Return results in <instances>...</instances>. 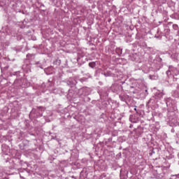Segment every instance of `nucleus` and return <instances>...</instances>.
<instances>
[{"label":"nucleus","mask_w":179,"mask_h":179,"mask_svg":"<svg viewBox=\"0 0 179 179\" xmlns=\"http://www.w3.org/2000/svg\"><path fill=\"white\" fill-rule=\"evenodd\" d=\"M38 109L41 110V111H45V108H44L41 106L38 107Z\"/></svg>","instance_id":"nucleus-3"},{"label":"nucleus","mask_w":179,"mask_h":179,"mask_svg":"<svg viewBox=\"0 0 179 179\" xmlns=\"http://www.w3.org/2000/svg\"><path fill=\"white\" fill-rule=\"evenodd\" d=\"M150 79H152V76H150Z\"/></svg>","instance_id":"nucleus-6"},{"label":"nucleus","mask_w":179,"mask_h":179,"mask_svg":"<svg viewBox=\"0 0 179 179\" xmlns=\"http://www.w3.org/2000/svg\"><path fill=\"white\" fill-rule=\"evenodd\" d=\"M89 66L91 67V68H94V66H96V63L94 62H91L89 64Z\"/></svg>","instance_id":"nucleus-2"},{"label":"nucleus","mask_w":179,"mask_h":179,"mask_svg":"<svg viewBox=\"0 0 179 179\" xmlns=\"http://www.w3.org/2000/svg\"><path fill=\"white\" fill-rule=\"evenodd\" d=\"M135 111H136V108H134Z\"/></svg>","instance_id":"nucleus-5"},{"label":"nucleus","mask_w":179,"mask_h":179,"mask_svg":"<svg viewBox=\"0 0 179 179\" xmlns=\"http://www.w3.org/2000/svg\"><path fill=\"white\" fill-rule=\"evenodd\" d=\"M76 83V81H75V80H73V79H70L67 82V85H69L70 86H72V85H75Z\"/></svg>","instance_id":"nucleus-1"},{"label":"nucleus","mask_w":179,"mask_h":179,"mask_svg":"<svg viewBox=\"0 0 179 179\" xmlns=\"http://www.w3.org/2000/svg\"><path fill=\"white\" fill-rule=\"evenodd\" d=\"M169 72H170V71H166V74H167V75H169Z\"/></svg>","instance_id":"nucleus-4"}]
</instances>
